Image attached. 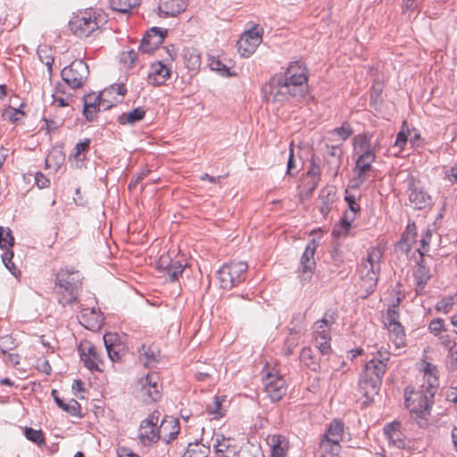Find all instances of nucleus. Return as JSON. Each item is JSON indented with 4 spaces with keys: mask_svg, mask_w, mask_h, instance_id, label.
Here are the masks:
<instances>
[{
    "mask_svg": "<svg viewBox=\"0 0 457 457\" xmlns=\"http://www.w3.org/2000/svg\"><path fill=\"white\" fill-rule=\"evenodd\" d=\"M344 433V423L340 420H334L328 430L327 433L322 436V437H327L328 439L335 440L339 442L342 440Z\"/></svg>",
    "mask_w": 457,
    "mask_h": 457,
    "instance_id": "e433bc0d",
    "label": "nucleus"
},
{
    "mask_svg": "<svg viewBox=\"0 0 457 457\" xmlns=\"http://www.w3.org/2000/svg\"><path fill=\"white\" fill-rule=\"evenodd\" d=\"M337 317L338 315L337 310H328L325 312L323 318L320 320V321L323 324H327L331 328V326L336 322Z\"/></svg>",
    "mask_w": 457,
    "mask_h": 457,
    "instance_id": "052dcab7",
    "label": "nucleus"
},
{
    "mask_svg": "<svg viewBox=\"0 0 457 457\" xmlns=\"http://www.w3.org/2000/svg\"><path fill=\"white\" fill-rule=\"evenodd\" d=\"M109 2L113 11L122 13H129L140 4V0H109Z\"/></svg>",
    "mask_w": 457,
    "mask_h": 457,
    "instance_id": "c9c22d12",
    "label": "nucleus"
},
{
    "mask_svg": "<svg viewBox=\"0 0 457 457\" xmlns=\"http://www.w3.org/2000/svg\"><path fill=\"white\" fill-rule=\"evenodd\" d=\"M52 395L54 399L55 403L63 411L69 413L73 417H81L80 414V404L74 399H71L68 403H65L62 399L58 396V393L55 389L52 390Z\"/></svg>",
    "mask_w": 457,
    "mask_h": 457,
    "instance_id": "cd10ccee",
    "label": "nucleus"
},
{
    "mask_svg": "<svg viewBox=\"0 0 457 457\" xmlns=\"http://www.w3.org/2000/svg\"><path fill=\"white\" fill-rule=\"evenodd\" d=\"M341 445L339 442L321 437L319 446L320 457H337L339 455Z\"/></svg>",
    "mask_w": 457,
    "mask_h": 457,
    "instance_id": "c85d7f7f",
    "label": "nucleus"
},
{
    "mask_svg": "<svg viewBox=\"0 0 457 457\" xmlns=\"http://www.w3.org/2000/svg\"><path fill=\"white\" fill-rule=\"evenodd\" d=\"M214 453L218 457H237V445L230 437L217 434L214 437Z\"/></svg>",
    "mask_w": 457,
    "mask_h": 457,
    "instance_id": "6ab92c4d",
    "label": "nucleus"
},
{
    "mask_svg": "<svg viewBox=\"0 0 457 457\" xmlns=\"http://www.w3.org/2000/svg\"><path fill=\"white\" fill-rule=\"evenodd\" d=\"M262 29L253 28L245 31L237 42L238 53L244 57H249L262 42Z\"/></svg>",
    "mask_w": 457,
    "mask_h": 457,
    "instance_id": "dca6fc26",
    "label": "nucleus"
},
{
    "mask_svg": "<svg viewBox=\"0 0 457 457\" xmlns=\"http://www.w3.org/2000/svg\"><path fill=\"white\" fill-rule=\"evenodd\" d=\"M417 235L418 233L415 223L409 222L400 241V245L402 247H405V251L409 252L411 249L413 244L416 242Z\"/></svg>",
    "mask_w": 457,
    "mask_h": 457,
    "instance_id": "473e14b6",
    "label": "nucleus"
},
{
    "mask_svg": "<svg viewBox=\"0 0 457 457\" xmlns=\"http://www.w3.org/2000/svg\"><path fill=\"white\" fill-rule=\"evenodd\" d=\"M271 456L287 457L288 451V441L281 435H274L271 439Z\"/></svg>",
    "mask_w": 457,
    "mask_h": 457,
    "instance_id": "7c9ffc66",
    "label": "nucleus"
},
{
    "mask_svg": "<svg viewBox=\"0 0 457 457\" xmlns=\"http://www.w3.org/2000/svg\"><path fill=\"white\" fill-rule=\"evenodd\" d=\"M317 243L314 239L310 241L301 257L300 267L298 270L299 278L303 283L309 282L316 268L314 254L317 249Z\"/></svg>",
    "mask_w": 457,
    "mask_h": 457,
    "instance_id": "ddd939ff",
    "label": "nucleus"
},
{
    "mask_svg": "<svg viewBox=\"0 0 457 457\" xmlns=\"http://www.w3.org/2000/svg\"><path fill=\"white\" fill-rule=\"evenodd\" d=\"M383 252L378 247H371L358 268L360 288L365 293L364 297L372 294L377 287Z\"/></svg>",
    "mask_w": 457,
    "mask_h": 457,
    "instance_id": "20e7f679",
    "label": "nucleus"
},
{
    "mask_svg": "<svg viewBox=\"0 0 457 457\" xmlns=\"http://www.w3.org/2000/svg\"><path fill=\"white\" fill-rule=\"evenodd\" d=\"M416 287L415 291L417 295H422L426 285L431 278L430 270L424 263V257H420L418 262V267L413 273Z\"/></svg>",
    "mask_w": 457,
    "mask_h": 457,
    "instance_id": "4be33fe9",
    "label": "nucleus"
},
{
    "mask_svg": "<svg viewBox=\"0 0 457 457\" xmlns=\"http://www.w3.org/2000/svg\"><path fill=\"white\" fill-rule=\"evenodd\" d=\"M376 153L373 152L357 154L353 169L355 176L352 180L354 183L353 187H359L365 182L367 175L371 170L372 163L376 161Z\"/></svg>",
    "mask_w": 457,
    "mask_h": 457,
    "instance_id": "4468645a",
    "label": "nucleus"
},
{
    "mask_svg": "<svg viewBox=\"0 0 457 457\" xmlns=\"http://www.w3.org/2000/svg\"><path fill=\"white\" fill-rule=\"evenodd\" d=\"M138 355L140 361L147 367L159 361L160 352L154 345H142L138 348Z\"/></svg>",
    "mask_w": 457,
    "mask_h": 457,
    "instance_id": "c756f323",
    "label": "nucleus"
},
{
    "mask_svg": "<svg viewBox=\"0 0 457 457\" xmlns=\"http://www.w3.org/2000/svg\"><path fill=\"white\" fill-rule=\"evenodd\" d=\"M453 305V299L452 297L444 298L436 303V310L444 313L451 312Z\"/></svg>",
    "mask_w": 457,
    "mask_h": 457,
    "instance_id": "bf43d9fd",
    "label": "nucleus"
},
{
    "mask_svg": "<svg viewBox=\"0 0 457 457\" xmlns=\"http://www.w3.org/2000/svg\"><path fill=\"white\" fill-rule=\"evenodd\" d=\"M207 411L210 414L214 415L215 418L223 416L221 412V400L215 396L212 403L207 406Z\"/></svg>",
    "mask_w": 457,
    "mask_h": 457,
    "instance_id": "5fc2aeb1",
    "label": "nucleus"
},
{
    "mask_svg": "<svg viewBox=\"0 0 457 457\" xmlns=\"http://www.w3.org/2000/svg\"><path fill=\"white\" fill-rule=\"evenodd\" d=\"M422 370H423L424 376L427 378V381H428V386L426 388H433V390H435V392H436V387H437V380H438L437 368L429 362H425L423 365Z\"/></svg>",
    "mask_w": 457,
    "mask_h": 457,
    "instance_id": "4c0bfd02",
    "label": "nucleus"
},
{
    "mask_svg": "<svg viewBox=\"0 0 457 457\" xmlns=\"http://www.w3.org/2000/svg\"><path fill=\"white\" fill-rule=\"evenodd\" d=\"M316 342V347L319 349L321 355H328L331 351L330 340L331 339H320L314 337Z\"/></svg>",
    "mask_w": 457,
    "mask_h": 457,
    "instance_id": "4d7b16f0",
    "label": "nucleus"
},
{
    "mask_svg": "<svg viewBox=\"0 0 457 457\" xmlns=\"http://www.w3.org/2000/svg\"><path fill=\"white\" fill-rule=\"evenodd\" d=\"M171 69L162 61L154 62L150 66L147 80L154 86H161L170 77Z\"/></svg>",
    "mask_w": 457,
    "mask_h": 457,
    "instance_id": "aec40b11",
    "label": "nucleus"
},
{
    "mask_svg": "<svg viewBox=\"0 0 457 457\" xmlns=\"http://www.w3.org/2000/svg\"><path fill=\"white\" fill-rule=\"evenodd\" d=\"M384 434L388 441L399 449L405 447V442L403 438V434L400 431V423L392 422L386 424L384 428Z\"/></svg>",
    "mask_w": 457,
    "mask_h": 457,
    "instance_id": "b1692460",
    "label": "nucleus"
},
{
    "mask_svg": "<svg viewBox=\"0 0 457 457\" xmlns=\"http://www.w3.org/2000/svg\"><path fill=\"white\" fill-rule=\"evenodd\" d=\"M183 272V265L179 261H173L170 267H167V274L171 281L176 280Z\"/></svg>",
    "mask_w": 457,
    "mask_h": 457,
    "instance_id": "09e8293b",
    "label": "nucleus"
},
{
    "mask_svg": "<svg viewBox=\"0 0 457 457\" xmlns=\"http://www.w3.org/2000/svg\"><path fill=\"white\" fill-rule=\"evenodd\" d=\"M431 237H432V230L429 228H427L421 234V239L420 240V247L418 248V252H419L420 257H424L425 253L428 252Z\"/></svg>",
    "mask_w": 457,
    "mask_h": 457,
    "instance_id": "49530a36",
    "label": "nucleus"
},
{
    "mask_svg": "<svg viewBox=\"0 0 457 457\" xmlns=\"http://www.w3.org/2000/svg\"><path fill=\"white\" fill-rule=\"evenodd\" d=\"M13 252L7 250L2 254V262L6 269L14 276L18 277L21 274L20 270L12 262Z\"/></svg>",
    "mask_w": 457,
    "mask_h": 457,
    "instance_id": "c03bdc74",
    "label": "nucleus"
},
{
    "mask_svg": "<svg viewBox=\"0 0 457 457\" xmlns=\"http://www.w3.org/2000/svg\"><path fill=\"white\" fill-rule=\"evenodd\" d=\"M91 140L89 138H86L81 142H79L75 145V153L73 154V157L78 161L84 160V157L80 156L85 153L88 152L90 146Z\"/></svg>",
    "mask_w": 457,
    "mask_h": 457,
    "instance_id": "8fccbe9b",
    "label": "nucleus"
},
{
    "mask_svg": "<svg viewBox=\"0 0 457 457\" xmlns=\"http://www.w3.org/2000/svg\"><path fill=\"white\" fill-rule=\"evenodd\" d=\"M295 169V157H294V150L291 145L290 151H289L288 161H287V174L291 177H295L297 174V171H294Z\"/></svg>",
    "mask_w": 457,
    "mask_h": 457,
    "instance_id": "69168bd1",
    "label": "nucleus"
},
{
    "mask_svg": "<svg viewBox=\"0 0 457 457\" xmlns=\"http://www.w3.org/2000/svg\"><path fill=\"white\" fill-rule=\"evenodd\" d=\"M14 244V237H12V231L9 228L0 227V248L11 250Z\"/></svg>",
    "mask_w": 457,
    "mask_h": 457,
    "instance_id": "37998d69",
    "label": "nucleus"
},
{
    "mask_svg": "<svg viewBox=\"0 0 457 457\" xmlns=\"http://www.w3.org/2000/svg\"><path fill=\"white\" fill-rule=\"evenodd\" d=\"M399 323V313L396 305H390L386 312V323Z\"/></svg>",
    "mask_w": 457,
    "mask_h": 457,
    "instance_id": "13d9d810",
    "label": "nucleus"
},
{
    "mask_svg": "<svg viewBox=\"0 0 457 457\" xmlns=\"http://www.w3.org/2000/svg\"><path fill=\"white\" fill-rule=\"evenodd\" d=\"M210 453V446L201 442L189 443L183 457H207Z\"/></svg>",
    "mask_w": 457,
    "mask_h": 457,
    "instance_id": "72a5a7b5",
    "label": "nucleus"
},
{
    "mask_svg": "<svg viewBox=\"0 0 457 457\" xmlns=\"http://www.w3.org/2000/svg\"><path fill=\"white\" fill-rule=\"evenodd\" d=\"M390 355L391 354L387 350L381 348L377 352L376 356L373 358V360L381 361L387 367V362L390 359Z\"/></svg>",
    "mask_w": 457,
    "mask_h": 457,
    "instance_id": "774afa93",
    "label": "nucleus"
},
{
    "mask_svg": "<svg viewBox=\"0 0 457 457\" xmlns=\"http://www.w3.org/2000/svg\"><path fill=\"white\" fill-rule=\"evenodd\" d=\"M248 265L244 262H232L222 265L218 270V278L223 289H231L246 278Z\"/></svg>",
    "mask_w": 457,
    "mask_h": 457,
    "instance_id": "0eeeda50",
    "label": "nucleus"
},
{
    "mask_svg": "<svg viewBox=\"0 0 457 457\" xmlns=\"http://www.w3.org/2000/svg\"><path fill=\"white\" fill-rule=\"evenodd\" d=\"M19 114L23 116L24 112L16 108H10V109L4 111V112L3 113V116L5 120H9L12 122H16L19 120V118H18Z\"/></svg>",
    "mask_w": 457,
    "mask_h": 457,
    "instance_id": "0e129e2a",
    "label": "nucleus"
},
{
    "mask_svg": "<svg viewBox=\"0 0 457 457\" xmlns=\"http://www.w3.org/2000/svg\"><path fill=\"white\" fill-rule=\"evenodd\" d=\"M160 412L155 411L141 421L138 437L144 445H150L162 439L165 442L174 440L179 431V421L163 419L158 426Z\"/></svg>",
    "mask_w": 457,
    "mask_h": 457,
    "instance_id": "f03ea898",
    "label": "nucleus"
},
{
    "mask_svg": "<svg viewBox=\"0 0 457 457\" xmlns=\"http://www.w3.org/2000/svg\"><path fill=\"white\" fill-rule=\"evenodd\" d=\"M145 115V111L142 107L135 108L128 112L122 113L118 120L120 124H135L136 122L143 120Z\"/></svg>",
    "mask_w": 457,
    "mask_h": 457,
    "instance_id": "f704fd0d",
    "label": "nucleus"
},
{
    "mask_svg": "<svg viewBox=\"0 0 457 457\" xmlns=\"http://www.w3.org/2000/svg\"><path fill=\"white\" fill-rule=\"evenodd\" d=\"M306 175L311 177L312 180L317 179V182H320V168L313 160L311 162V166Z\"/></svg>",
    "mask_w": 457,
    "mask_h": 457,
    "instance_id": "e2e57ef3",
    "label": "nucleus"
},
{
    "mask_svg": "<svg viewBox=\"0 0 457 457\" xmlns=\"http://www.w3.org/2000/svg\"><path fill=\"white\" fill-rule=\"evenodd\" d=\"M110 90H103L98 96L88 94L84 97L83 113L88 121H92L96 114L103 109H110L112 104L107 100V94Z\"/></svg>",
    "mask_w": 457,
    "mask_h": 457,
    "instance_id": "9b49d317",
    "label": "nucleus"
},
{
    "mask_svg": "<svg viewBox=\"0 0 457 457\" xmlns=\"http://www.w3.org/2000/svg\"><path fill=\"white\" fill-rule=\"evenodd\" d=\"M345 200L348 204L349 212H345L340 223L336 226L332 231L335 237H345L351 228V223L355 219V214L360 212V204L356 202L355 196L353 195H346Z\"/></svg>",
    "mask_w": 457,
    "mask_h": 457,
    "instance_id": "2eb2a0df",
    "label": "nucleus"
},
{
    "mask_svg": "<svg viewBox=\"0 0 457 457\" xmlns=\"http://www.w3.org/2000/svg\"><path fill=\"white\" fill-rule=\"evenodd\" d=\"M386 370V366L381 361H374L371 359L365 365L364 370L362 372L366 377L372 378L376 379V381L382 382L383 377Z\"/></svg>",
    "mask_w": 457,
    "mask_h": 457,
    "instance_id": "a878e982",
    "label": "nucleus"
},
{
    "mask_svg": "<svg viewBox=\"0 0 457 457\" xmlns=\"http://www.w3.org/2000/svg\"><path fill=\"white\" fill-rule=\"evenodd\" d=\"M433 388H422L418 391L409 387L404 389V404L405 407L417 417L424 418L430 412L431 405L435 396Z\"/></svg>",
    "mask_w": 457,
    "mask_h": 457,
    "instance_id": "423d86ee",
    "label": "nucleus"
},
{
    "mask_svg": "<svg viewBox=\"0 0 457 457\" xmlns=\"http://www.w3.org/2000/svg\"><path fill=\"white\" fill-rule=\"evenodd\" d=\"M382 382L361 374L358 386L359 392L368 400H372V397L378 394Z\"/></svg>",
    "mask_w": 457,
    "mask_h": 457,
    "instance_id": "5701e85b",
    "label": "nucleus"
},
{
    "mask_svg": "<svg viewBox=\"0 0 457 457\" xmlns=\"http://www.w3.org/2000/svg\"><path fill=\"white\" fill-rule=\"evenodd\" d=\"M211 69L219 71L221 75L230 77L234 74L230 72L229 68L223 64L220 60H213L210 63Z\"/></svg>",
    "mask_w": 457,
    "mask_h": 457,
    "instance_id": "6e6d98bb",
    "label": "nucleus"
},
{
    "mask_svg": "<svg viewBox=\"0 0 457 457\" xmlns=\"http://www.w3.org/2000/svg\"><path fill=\"white\" fill-rule=\"evenodd\" d=\"M301 359L304 364L314 372L321 371V365L316 361L312 350L309 347H304L301 352Z\"/></svg>",
    "mask_w": 457,
    "mask_h": 457,
    "instance_id": "58836bf2",
    "label": "nucleus"
},
{
    "mask_svg": "<svg viewBox=\"0 0 457 457\" xmlns=\"http://www.w3.org/2000/svg\"><path fill=\"white\" fill-rule=\"evenodd\" d=\"M89 75V68L82 60H75L62 70L61 76L64 82L73 89L80 88Z\"/></svg>",
    "mask_w": 457,
    "mask_h": 457,
    "instance_id": "1a4fd4ad",
    "label": "nucleus"
},
{
    "mask_svg": "<svg viewBox=\"0 0 457 457\" xmlns=\"http://www.w3.org/2000/svg\"><path fill=\"white\" fill-rule=\"evenodd\" d=\"M35 182L39 188H46L50 185V180L42 172L39 171L35 175Z\"/></svg>",
    "mask_w": 457,
    "mask_h": 457,
    "instance_id": "338daca9",
    "label": "nucleus"
},
{
    "mask_svg": "<svg viewBox=\"0 0 457 457\" xmlns=\"http://www.w3.org/2000/svg\"><path fill=\"white\" fill-rule=\"evenodd\" d=\"M78 352L84 366L91 370H100L99 364L103 363L101 353L89 340H82L78 345Z\"/></svg>",
    "mask_w": 457,
    "mask_h": 457,
    "instance_id": "f8f14e48",
    "label": "nucleus"
},
{
    "mask_svg": "<svg viewBox=\"0 0 457 457\" xmlns=\"http://www.w3.org/2000/svg\"><path fill=\"white\" fill-rule=\"evenodd\" d=\"M137 397L145 403L157 401L161 395L162 384L158 373H148L138 380Z\"/></svg>",
    "mask_w": 457,
    "mask_h": 457,
    "instance_id": "6e6552de",
    "label": "nucleus"
},
{
    "mask_svg": "<svg viewBox=\"0 0 457 457\" xmlns=\"http://www.w3.org/2000/svg\"><path fill=\"white\" fill-rule=\"evenodd\" d=\"M262 383L267 396L273 403L280 401L287 391L285 378L276 371H267Z\"/></svg>",
    "mask_w": 457,
    "mask_h": 457,
    "instance_id": "9d476101",
    "label": "nucleus"
},
{
    "mask_svg": "<svg viewBox=\"0 0 457 457\" xmlns=\"http://www.w3.org/2000/svg\"><path fill=\"white\" fill-rule=\"evenodd\" d=\"M88 313L92 316H94L96 318V321L97 322V320H98V313L96 312V311L94 309H92L90 312H88V310H85L81 312V315H80V323L85 326L86 328H89L90 327H94L95 325L94 324H90V322L88 321L87 320V315Z\"/></svg>",
    "mask_w": 457,
    "mask_h": 457,
    "instance_id": "680f3d73",
    "label": "nucleus"
},
{
    "mask_svg": "<svg viewBox=\"0 0 457 457\" xmlns=\"http://www.w3.org/2000/svg\"><path fill=\"white\" fill-rule=\"evenodd\" d=\"M24 435L28 440L33 442L38 446L46 445L44 433L40 429L37 430L32 428H25Z\"/></svg>",
    "mask_w": 457,
    "mask_h": 457,
    "instance_id": "79ce46f5",
    "label": "nucleus"
},
{
    "mask_svg": "<svg viewBox=\"0 0 457 457\" xmlns=\"http://www.w3.org/2000/svg\"><path fill=\"white\" fill-rule=\"evenodd\" d=\"M187 0H160L158 9L165 17H174L187 7Z\"/></svg>",
    "mask_w": 457,
    "mask_h": 457,
    "instance_id": "412c9836",
    "label": "nucleus"
},
{
    "mask_svg": "<svg viewBox=\"0 0 457 457\" xmlns=\"http://www.w3.org/2000/svg\"><path fill=\"white\" fill-rule=\"evenodd\" d=\"M183 56L187 67L191 71L199 69L201 65V57L196 49H185Z\"/></svg>",
    "mask_w": 457,
    "mask_h": 457,
    "instance_id": "ea45409f",
    "label": "nucleus"
},
{
    "mask_svg": "<svg viewBox=\"0 0 457 457\" xmlns=\"http://www.w3.org/2000/svg\"><path fill=\"white\" fill-rule=\"evenodd\" d=\"M428 330L436 337L439 336L443 331H446L445 328V320L441 318L432 320L428 324Z\"/></svg>",
    "mask_w": 457,
    "mask_h": 457,
    "instance_id": "3c124183",
    "label": "nucleus"
},
{
    "mask_svg": "<svg viewBox=\"0 0 457 457\" xmlns=\"http://www.w3.org/2000/svg\"><path fill=\"white\" fill-rule=\"evenodd\" d=\"M306 66L300 61L290 62L285 72L272 76L262 87L268 101L283 105L291 98L299 100L307 91Z\"/></svg>",
    "mask_w": 457,
    "mask_h": 457,
    "instance_id": "f257e3e1",
    "label": "nucleus"
},
{
    "mask_svg": "<svg viewBox=\"0 0 457 457\" xmlns=\"http://www.w3.org/2000/svg\"><path fill=\"white\" fill-rule=\"evenodd\" d=\"M334 195L335 192H332V190L326 188L320 190V199L321 201V205L320 207V211L324 216L327 215L331 209V204L334 201Z\"/></svg>",
    "mask_w": 457,
    "mask_h": 457,
    "instance_id": "a19ab883",
    "label": "nucleus"
},
{
    "mask_svg": "<svg viewBox=\"0 0 457 457\" xmlns=\"http://www.w3.org/2000/svg\"><path fill=\"white\" fill-rule=\"evenodd\" d=\"M372 134L362 133L353 137V152L357 154L373 152L377 153V146H372Z\"/></svg>",
    "mask_w": 457,
    "mask_h": 457,
    "instance_id": "393cba45",
    "label": "nucleus"
},
{
    "mask_svg": "<svg viewBox=\"0 0 457 457\" xmlns=\"http://www.w3.org/2000/svg\"><path fill=\"white\" fill-rule=\"evenodd\" d=\"M107 23L106 14L97 9L79 12L70 21V29L79 37H88Z\"/></svg>",
    "mask_w": 457,
    "mask_h": 457,
    "instance_id": "39448f33",
    "label": "nucleus"
},
{
    "mask_svg": "<svg viewBox=\"0 0 457 457\" xmlns=\"http://www.w3.org/2000/svg\"><path fill=\"white\" fill-rule=\"evenodd\" d=\"M167 33V29H162L158 27L151 28L143 37L139 49L143 53L151 54L162 44Z\"/></svg>",
    "mask_w": 457,
    "mask_h": 457,
    "instance_id": "a211bd4d",
    "label": "nucleus"
},
{
    "mask_svg": "<svg viewBox=\"0 0 457 457\" xmlns=\"http://www.w3.org/2000/svg\"><path fill=\"white\" fill-rule=\"evenodd\" d=\"M331 133L345 141L353 134V129L350 124L345 121L340 127L335 128Z\"/></svg>",
    "mask_w": 457,
    "mask_h": 457,
    "instance_id": "de8ad7c7",
    "label": "nucleus"
},
{
    "mask_svg": "<svg viewBox=\"0 0 457 457\" xmlns=\"http://www.w3.org/2000/svg\"><path fill=\"white\" fill-rule=\"evenodd\" d=\"M313 329L314 337H319L320 339H331V328L328 327L327 324H323L320 320H318L315 322Z\"/></svg>",
    "mask_w": 457,
    "mask_h": 457,
    "instance_id": "a18cd8bd",
    "label": "nucleus"
},
{
    "mask_svg": "<svg viewBox=\"0 0 457 457\" xmlns=\"http://www.w3.org/2000/svg\"><path fill=\"white\" fill-rule=\"evenodd\" d=\"M83 278L81 272L73 267H65L57 272L54 292L59 303L65 306L77 302Z\"/></svg>",
    "mask_w": 457,
    "mask_h": 457,
    "instance_id": "7ed1b4c3",
    "label": "nucleus"
},
{
    "mask_svg": "<svg viewBox=\"0 0 457 457\" xmlns=\"http://www.w3.org/2000/svg\"><path fill=\"white\" fill-rule=\"evenodd\" d=\"M409 200L414 208L421 210L431 204V198L420 185V182L413 177L407 180Z\"/></svg>",
    "mask_w": 457,
    "mask_h": 457,
    "instance_id": "f3484780",
    "label": "nucleus"
},
{
    "mask_svg": "<svg viewBox=\"0 0 457 457\" xmlns=\"http://www.w3.org/2000/svg\"><path fill=\"white\" fill-rule=\"evenodd\" d=\"M150 170L147 168H144L138 172L135 177L132 178L131 181L129 184V189L131 191L136 188L138 183H140L143 179H145L150 173Z\"/></svg>",
    "mask_w": 457,
    "mask_h": 457,
    "instance_id": "864d4df0",
    "label": "nucleus"
},
{
    "mask_svg": "<svg viewBox=\"0 0 457 457\" xmlns=\"http://www.w3.org/2000/svg\"><path fill=\"white\" fill-rule=\"evenodd\" d=\"M389 333L391 340L394 342L397 348L405 345V332L403 325L399 323H389L386 325Z\"/></svg>",
    "mask_w": 457,
    "mask_h": 457,
    "instance_id": "2f4dec72",
    "label": "nucleus"
},
{
    "mask_svg": "<svg viewBox=\"0 0 457 457\" xmlns=\"http://www.w3.org/2000/svg\"><path fill=\"white\" fill-rule=\"evenodd\" d=\"M15 344L12 337L9 335H5L0 337V351L3 354H6L8 352L14 349Z\"/></svg>",
    "mask_w": 457,
    "mask_h": 457,
    "instance_id": "603ef678",
    "label": "nucleus"
},
{
    "mask_svg": "<svg viewBox=\"0 0 457 457\" xmlns=\"http://www.w3.org/2000/svg\"><path fill=\"white\" fill-rule=\"evenodd\" d=\"M117 334H106L104 337V342L105 345L106 352L108 353L109 358L112 361H118L120 360L122 353H121V345L120 344H116L115 341L117 339Z\"/></svg>",
    "mask_w": 457,
    "mask_h": 457,
    "instance_id": "bb28decb",
    "label": "nucleus"
}]
</instances>
